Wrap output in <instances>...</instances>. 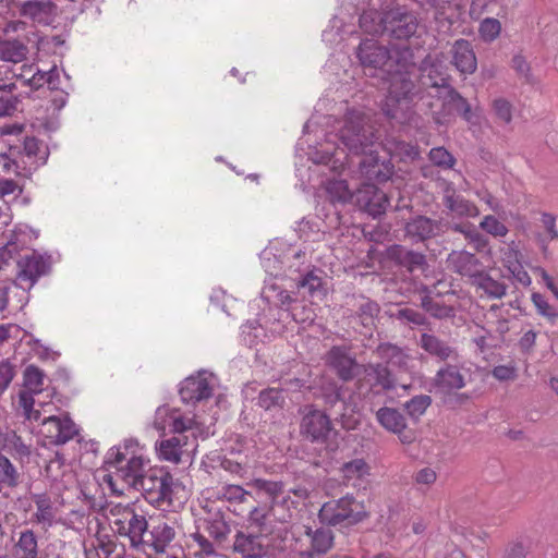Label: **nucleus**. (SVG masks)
Returning a JSON list of instances; mask_svg holds the SVG:
<instances>
[{"instance_id":"obj_40","label":"nucleus","mask_w":558,"mask_h":558,"mask_svg":"<svg viewBox=\"0 0 558 558\" xmlns=\"http://www.w3.org/2000/svg\"><path fill=\"white\" fill-rule=\"evenodd\" d=\"M134 518V509L130 505L109 504L108 505V519L109 522L118 533V527L123 526L129 520Z\"/></svg>"},{"instance_id":"obj_61","label":"nucleus","mask_w":558,"mask_h":558,"mask_svg":"<svg viewBox=\"0 0 558 558\" xmlns=\"http://www.w3.org/2000/svg\"><path fill=\"white\" fill-rule=\"evenodd\" d=\"M437 480V473L432 468H423L414 474V482L417 485L430 486Z\"/></svg>"},{"instance_id":"obj_17","label":"nucleus","mask_w":558,"mask_h":558,"mask_svg":"<svg viewBox=\"0 0 558 558\" xmlns=\"http://www.w3.org/2000/svg\"><path fill=\"white\" fill-rule=\"evenodd\" d=\"M20 16L35 24L50 25L57 16V5L50 0H27L17 5Z\"/></svg>"},{"instance_id":"obj_44","label":"nucleus","mask_w":558,"mask_h":558,"mask_svg":"<svg viewBox=\"0 0 558 558\" xmlns=\"http://www.w3.org/2000/svg\"><path fill=\"white\" fill-rule=\"evenodd\" d=\"M36 512L35 517L37 522L50 524L54 517L52 501L46 494L36 495L35 498Z\"/></svg>"},{"instance_id":"obj_33","label":"nucleus","mask_w":558,"mask_h":558,"mask_svg":"<svg viewBox=\"0 0 558 558\" xmlns=\"http://www.w3.org/2000/svg\"><path fill=\"white\" fill-rule=\"evenodd\" d=\"M421 348L426 351L428 354L441 360L446 361L456 355L454 350L449 347L445 341L437 338L434 335L422 333L420 338Z\"/></svg>"},{"instance_id":"obj_15","label":"nucleus","mask_w":558,"mask_h":558,"mask_svg":"<svg viewBox=\"0 0 558 558\" xmlns=\"http://www.w3.org/2000/svg\"><path fill=\"white\" fill-rule=\"evenodd\" d=\"M213 378L206 372L185 378L180 386V396L184 402H198L211 397Z\"/></svg>"},{"instance_id":"obj_6","label":"nucleus","mask_w":558,"mask_h":558,"mask_svg":"<svg viewBox=\"0 0 558 558\" xmlns=\"http://www.w3.org/2000/svg\"><path fill=\"white\" fill-rule=\"evenodd\" d=\"M301 433L312 442L323 445L329 452L337 451L340 446L339 432L330 417L320 410H312L303 416Z\"/></svg>"},{"instance_id":"obj_29","label":"nucleus","mask_w":558,"mask_h":558,"mask_svg":"<svg viewBox=\"0 0 558 558\" xmlns=\"http://www.w3.org/2000/svg\"><path fill=\"white\" fill-rule=\"evenodd\" d=\"M12 558H39L38 539L32 530L19 533L12 548Z\"/></svg>"},{"instance_id":"obj_2","label":"nucleus","mask_w":558,"mask_h":558,"mask_svg":"<svg viewBox=\"0 0 558 558\" xmlns=\"http://www.w3.org/2000/svg\"><path fill=\"white\" fill-rule=\"evenodd\" d=\"M137 442L129 440L112 452L109 468L113 469L102 476V483L112 494L123 495L125 489L141 488L146 500L158 507L174 506L175 484L169 472L149 471L143 474L144 459Z\"/></svg>"},{"instance_id":"obj_7","label":"nucleus","mask_w":558,"mask_h":558,"mask_svg":"<svg viewBox=\"0 0 558 558\" xmlns=\"http://www.w3.org/2000/svg\"><path fill=\"white\" fill-rule=\"evenodd\" d=\"M39 433L47 445H64L78 434V428L66 414L49 415L41 420Z\"/></svg>"},{"instance_id":"obj_47","label":"nucleus","mask_w":558,"mask_h":558,"mask_svg":"<svg viewBox=\"0 0 558 558\" xmlns=\"http://www.w3.org/2000/svg\"><path fill=\"white\" fill-rule=\"evenodd\" d=\"M501 23L494 17L484 19L478 26V34L483 41L492 43L499 37Z\"/></svg>"},{"instance_id":"obj_25","label":"nucleus","mask_w":558,"mask_h":558,"mask_svg":"<svg viewBox=\"0 0 558 558\" xmlns=\"http://www.w3.org/2000/svg\"><path fill=\"white\" fill-rule=\"evenodd\" d=\"M387 256L396 264L407 268L409 271L423 268L425 265V255L413 252L402 245H392L387 250Z\"/></svg>"},{"instance_id":"obj_16","label":"nucleus","mask_w":558,"mask_h":558,"mask_svg":"<svg viewBox=\"0 0 558 558\" xmlns=\"http://www.w3.org/2000/svg\"><path fill=\"white\" fill-rule=\"evenodd\" d=\"M192 446L186 435H174L156 444L157 457L161 461L179 464L190 457Z\"/></svg>"},{"instance_id":"obj_22","label":"nucleus","mask_w":558,"mask_h":558,"mask_svg":"<svg viewBox=\"0 0 558 558\" xmlns=\"http://www.w3.org/2000/svg\"><path fill=\"white\" fill-rule=\"evenodd\" d=\"M250 487L256 490V493L264 494L267 496L271 507H277L279 504L289 507L290 504H294L290 500L289 496H282L284 493V485L279 481H269L265 478H255L247 484Z\"/></svg>"},{"instance_id":"obj_11","label":"nucleus","mask_w":558,"mask_h":558,"mask_svg":"<svg viewBox=\"0 0 558 558\" xmlns=\"http://www.w3.org/2000/svg\"><path fill=\"white\" fill-rule=\"evenodd\" d=\"M377 422L386 430L396 434L404 445L413 444L416 433L408 427L404 415L397 409L384 407L376 412Z\"/></svg>"},{"instance_id":"obj_13","label":"nucleus","mask_w":558,"mask_h":558,"mask_svg":"<svg viewBox=\"0 0 558 558\" xmlns=\"http://www.w3.org/2000/svg\"><path fill=\"white\" fill-rule=\"evenodd\" d=\"M326 364L332 368L338 377L343 381L353 379L360 371L355 357L350 353V348L345 345H333L326 354Z\"/></svg>"},{"instance_id":"obj_62","label":"nucleus","mask_w":558,"mask_h":558,"mask_svg":"<svg viewBox=\"0 0 558 558\" xmlns=\"http://www.w3.org/2000/svg\"><path fill=\"white\" fill-rule=\"evenodd\" d=\"M456 229L464 233L466 239H469L470 242L474 244L477 251H481L487 246V240L476 230H465L463 226H458Z\"/></svg>"},{"instance_id":"obj_34","label":"nucleus","mask_w":558,"mask_h":558,"mask_svg":"<svg viewBox=\"0 0 558 558\" xmlns=\"http://www.w3.org/2000/svg\"><path fill=\"white\" fill-rule=\"evenodd\" d=\"M376 354L386 363L397 366L402 371H408L410 356L401 348L391 343H381L377 347Z\"/></svg>"},{"instance_id":"obj_5","label":"nucleus","mask_w":558,"mask_h":558,"mask_svg":"<svg viewBox=\"0 0 558 558\" xmlns=\"http://www.w3.org/2000/svg\"><path fill=\"white\" fill-rule=\"evenodd\" d=\"M368 517L364 501L357 500L353 495L347 494L339 499L326 501L318 513L322 523L337 526L357 524Z\"/></svg>"},{"instance_id":"obj_12","label":"nucleus","mask_w":558,"mask_h":558,"mask_svg":"<svg viewBox=\"0 0 558 558\" xmlns=\"http://www.w3.org/2000/svg\"><path fill=\"white\" fill-rule=\"evenodd\" d=\"M49 266V260L46 257L33 250H25L23 254H19L17 280L25 281L31 288L39 277L48 272Z\"/></svg>"},{"instance_id":"obj_18","label":"nucleus","mask_w":558,"mask_h":558,"mask_svg":"<svg viewBox=\"0 0 558 558\" xmlns=\"http://www.w3.org/2000/svg\"><path fill=\"white\" fill-rule=\"evenodd\" d=\"M343 483L355 489H366L369 484L372 468L363 458L344 462L340 468Z\"/></svg>"},{"instance_id":"obj_20","label":"nucleus","mask_w":558,"mask_h":558,"mask_svg":"<svg viewBox=\"0 0 558 558\" xmlns=\"http://www.w3.org/2000/svg\"><path fill=\"white\" fill-rule=\"evenodd\" d=\"M196 527L207 532L219 544L225 542L231 532L230 525L221 510L213 511L209 509L206 517L198 519Z\"/></svg>"},{"instance_id":"obj_28","label":"nucleus","mask_w":558,"mask_h":558,"mask_svg":"<svg viewBox=\"0 0 558 558\" xmlns=\"http://www.w3.org/2000/svg\"><path fill=\"white\" fill-rule=\"evenodd\" d=\"M434 384L441 392H450L464 387V378L460 371L453 365L440 368L434 379Z\"/></svg>"},{"instance_id":"obj_63","label":"nucleus","mask_w":558,"mask_h":558,"mask_svg":"<svg viewBox=\"0 0 558 558\" xmlns=\"http://www.w3.org/2000/svg\"><path fill=\"white\" fill-rule=\"evenodd\" d=\"M520 256V252L514 247H508L502 253V264L508 269L509 272L513 269L514 265L517 266L521 263Z\"/></svg>"},{"instance_id":"obj_21","label":"nucleus","mask_w":558,"mask_h":558,"mask_svg":"<svg viewBox=\"0 0 558 558\" xmlns=\"http://www.w3.org/2000/svg\"><path fill=\"white\" fill-rule=\"evenodd\" d=\"M452 64L462 74H472L477 69V60L471 43L466 39L456 40L451 47Z\"/></svg>"},{"instance_id":"obj_51","label":"nucleus","mask_w":558,"mask_h":558,"mask_svg":"<svg viewBox=\"0 0 558 558\" xmlns=\"http://www.w3.org/2000/svg\"><path fill=\"white\" fill-rule=\"evenodd\" d=\"M422 307L437 318L449 317L453 313L452 307L440 304L439 301L427 295L422 299Z\"/></svg>"},{"instance_id":"obj_19","label":"nucleus","mask_w":558,"mask_h":558,"mask_svg":"<svg viewBox=\"0 0 558 558\" xmlns=\"http://www.w3.org/2000/svg\"><path fill=\"white\" fill-rule=\"evenodd\" d=\"M386 33L397 39H408L416 33L417 20L409 12L400 10L386 13Z\"/></svg>"},{"instance_id":"obj_32","label":"nucleus","mask_w":558,"mask_h":558,"mask_svg":"<svg viewBox=\"0 0 558 558\" xmlns=\"http://www.w3.org/2000/svg\"><path fill=\"white\" fill-rule=\"evenodd\" d=\"M405 231L411 238L424 241L438 234L439 225L429 218L420 216L408 222Z\"/></svg>"},{"instance_id":"obj_59","label":"nucleus","mask_w":558,"mask_h":558,"mask_svg":"<svg viewBox=\"0 0 558 558\" xmlns=\"http://www.w3.org/2000/svg\"><path fill=\"white\" fill-rule=\"evenodd\" d=\"M275 509L268 504L253 507L248 512V521L256 526H263L270 511Z\"/></svg>"},{"instance_id":"obj_14","label":"nucleus","mask_w":558,"mask_h":558,"mask_svg":"<svg viewBox=\"0 0 558 558\" xmlns=\"http://www.w3.org/2000/svg\"><path fill=\"white\" fill-rule=\"evenodd\" d=\"M16 85L15 70L0 66V116H11L17 110L21 101Z\"/></svg>"},{"instance_id":"obj_35","label":"nucleus","mask_w":558,"mask_h":558,"mask_svg":"<svg viewBox=\"0 0 558 558\" xmlns=\"http://www.w3.org/2000/svg\"><path fill=\"white\" fill-rule=\"evenodd\" d=\"M306 535L310 538L312 551L316 554H326L333 544V534L330 530L320 527L312 531L306 527Z\"/></svg>"},{"instance_id":"obj_52","label":"nucleus","mask_w":558,"mask_h":558,"mask_svg":"<svg viewBox=\"0 0 558 558\" xmlns=\"http://www.w3.org/2000/svg\"><path fill=\"white\" fill-rule=\"evenodd\" d=\"M432 399L429 396L421 395L413 397L410 401H408L405 403V409L410 416L418 418L425 413Z\"/></svg>"},{"instance_id":"obj_54","label":"nucleus","mask_w":558,"mask_h":558,"mask_svg":"<svg viewBox=\"0 0 558 558\" xmlns=\"http://www.w3.org/2000/svg\"><path fill=\"white\" fill-rule=\"evenodd\" d=\"M56 73V69H51L49 71H41L35 65V70L33 74L29 76L28 86L34 89H38L44 86L46 83L49 84L51 88H53V75Z\"/></svg>"},{"instance_id":"obj_24","label":"nucleus","mask_w":558,"mask_h":558,"mask_svg":"<svg viewBox=\"0 0 558 558\" xmlns=\"http://www.w3.org/2000/svg\"><path fill=\"white\" fill-rule=\"evenodd\" d=\"M361 178L362 177H350V180H347L341 177H333L327 182V192L332 201L352 203L355 196V190L361 184Z\"/></svg>"},{"instance_id":"obj_37","label":"nucleus","mask_w":558,"mask_h":558,"mask_svg":"<svg viewBox=\"0 0 558 558\" xmlns=\"http://www.w3.org/2000/svg\"><path fill=\"white\" fill-rule=\"evenodd\" d=\"M151 536L155 550L157 553H163L167 546L174 539L175 530L171 524L160 522L153 527Z\"/></svg>"},{"instance_id":"obj_60","label":"nucleus","mask_w":558,"mask_h":558,"mask_svg":"<svg viewBox=\"0 0 558 558\" xmlns=\"http://www.w3.org/2000/svg\"><path fill=\"white\" fill-rule=\"evenodd\" d=\"M14 367L8 361L0 363V395L9 387L14 378Z\"/></svg>"},{"instance_id":"obj_4","label":"nucleus","mask_w":558,"mask_h":558,"mask_svg":"<svg viewBox=\"0 0 558 558\" xmlns=\"http://www.w3.org/2000/svg\"><path fill=\"white\" fill-rule=\"evenodd\" d=\"M421 71L422 85L427 95L435 99L428 104L435 123L447 124L454 113L461 114L470 123L477 121L478 116L469 101L449 84L448 68L441 60H424Z\"/></svg>"},{"instance_id":"obj_9","label":"nucleus","mask_w":558,"mask_h":558,"mask_svg":"<svg viewBox=\"0 0 558 558\" xmlns=\"http://www.w3.org/2000/svg\"><path fill=\"white\" fill-rule=\"evenodd\" d=\"M352 203L371 216L377 217L385 213L389 199L374 183L361 181Z\"/></svg>"},{"instance_id":"obj_46","label":"nucleus","mask_w":558,"mask_h":558,"mask_svg":"<svg viewBox=\"0 0 558 558\" xmlns=\"http://www.w3.org/2000/svg\"><path fill=\"white\" fill-rule=\"evenodd\" d=\"M171 418V432L175 435H184L185 432L192 429L196 422L194 416L184 414L180 409L173 408Z\"/></svg>"},{"instance_id":"obj_56","label":"nucleus","mask_w":558,"mask_h":558,"mask_svg":"<svg viewBox=\"0 0 558 558\" xmlns=\"http://www.w3.org/2000/svg\"><path fill=\"white\" fill-rule=\"evenodd\" d=\"M511 68L517 72V75L520 77V80H523L524 83H533L530 64L523 56H513L511 60Z\"/></svg>"},{"instance_id":"obj_39","label":"nucleus","mask_w":558,"mask_h":558,"mask_svg":"<svg viewBox=\"0 0 558 558\" xmlns=\"http://www.w3.org/2000/svg\"><path fill=\"white\" fill-rule=\"evenodd\" d=\"M216 498L226 500L233 505H241L248 501L252 494L240 485H222L216 492Z\"/></svg>"},{"instance_id":"obj_23","label":"nucleus","mask_w":558,"mask_h":558,"mask_svg":"<svg viewBox=\"0 0 558 558\" xmlns=\"http://www.w3.org/2000/svg\"><path fill=\"white\" fill-rule=\"evenodd\" d=\"M448 268L461 276L474 279L481 271V264L474 254L466 251H453L447 258Z\"/></svg>"},{"instance_id":"obj_43","label":"nucleus","mask_w":558,"mask_h":558,"mask_svg":"<svg viewBox=\"0 0 558 558\" xmlns=\"http://www.w3.org/2000/svg\"><path fill=\"white\" fill-rule=\"evenodd\" d=\"M191 539L193 542L192 547L195 548V558H208L216 555L214 542L208 539L197 527L196 531L191 534Z\"/></svg>"},{"instance_id":"obj_10","label":"nucleus","mask_w":558,"mask_h":558,"mask_svg":"<svg viewBox=\"0 0 558 558\" xmlns=\"http://www.w3.org/2000/svg\"><path fill=\"white\" fill-rule=\"evenodd\" d=\"M233 550L242 558H270V539L265 534L239 532L234 537Z\"/></svg>"},{"instance_id":"obj_31","label":"nucleus","mask_w":558,"mask_h":558,"mask_svg":"<svg viewBox=\"0 0 558 558\" xmlns=\"http://www.w3.org/2000/svg\"><path fill=\"white\" fill-rule=\"evenodd\" d=\"M27 45L15 38L0 40V61L16 64L27 59Z\"/></svg>"},{"instance_id":"obj_64","label":"nucleus","mask_w":558,"mask_h":558,"mask_svg":"<svg viewBox=\"0 0 558 558\" xmlns=\"http://www.w3.org/2000/svg\"><path fill=\"white\" fill-rule=\"evenodd\" d=\"M493 376L498 380H511L515 378V368L510 365H498L493 369Z\"/></svg>"},{"instance_id":"obj_8","label":"nucleus","mask_w":558,"mask_h":558,"mask_svg":"<svg viewBox=\"0 0 558 558\" xmlns=\"http://www.w3.org/2000/svg\"><path fill=\"white\" fill-rule=\"evenodd\" d=\"M23 378L26 391L20 393V404L28 420L39 421L41 413L40 410L35 409L36 401L33 395H38L43 391L45 374L39 367L28 365L24 371Z\"/></svg>"},{"instance_id":"obj_36","label":"nucleus","mask_w":558,"mask_h":558,"mask_svg":"<svg viewBox=\"0 0 558 558\" xmlns=\"http://www.w3.org/2000/svg\"><path fill=\"white\" fill-rule=\"evenodd\" d=\"M445 204L453 215L459 217H476L480 214L478 208L473 203L454 193L446 195Z\"/></svg>"},{"instance_id":"obj_30","label":"nucleus","mask_w":558,"mask_h":558,"mask_svg":"<svg viewBox=\"0 0 558 558\" xmlns=\"http://www.w3.org/2000/svg\"><path fill=\"white\" fill-rule=\"evenodd\" d=\"M364 378L372 387H380L384 390L395 388V379L387 366L381 364H367L363 366Z\"/></svg>"},{"instance_id":"obj_27","label":"nucleus","mask_w":558,"mask_h":558,"mask_svg":"<svg viewBox=\"0 0 558 558\" xmlns=\"http://www.w3.org/2000/svg\"><path fill=\"white\" fill-rule=\"evenodd\" d=\"M473 286L480 298L501 299L507 291L505 283L493 279L482 271L473 279Z\"/></svg>"},{"instance_id":"obj_57","label":"nucleus","mask_w":558,"mask_h":558,"mask_svg":"<svg viewBox=\"0 0 558 558\" xmlns=\"http://www.w3.org/2000/svg\"><path fill=\"white\" fill-rule=\"evenodd\" d=\"M20 247L15 241H9L0 247V270L9 265L10 260L19 259Z\"/></svg>"},{"instance_id":"obj_26","label":"nucleus","mask_w":558,"mask_h":558,"mask_svg":"<svg viewBox=\"0 0 558 558\" xmlns=\"http://www.w3.org/2000/svg\"><path fill=\"white\" fill-rule=\"evenodd\" d=\"M48 158L47 148L36 138L28 137L24 142L23 163L32 172L36 171L40 165H45Z\"/></svg>"},{"instance_id":"obj_53","label":"nucleus","mask_w":558,"mask_h":558,"mask_svg":"<svg viewBox=\"0 0 558 558\" xmlns=\"http://www.w3.org/2000/svg\"><path fill=\"white\" fill-rule=\"evenodd\" d=\"M480 227L493 236L502 238L508 233L506 225L492 215L485 216L481 221Z\"/></svg>"},{"instance_id":"obj_45","label":"nucleus","mask_w":558,"mask_h":558,"mask_svg":"<svg viewBox=\"0 0 558 558\" xmlns=\"http://www.w3.org/2000/svg\"><path fill=\"white\" fill-rule=\"evenodd\" d=\"M21 474L16 466L0 452V480L8 487H16L20 484Z\"/></svg>"},{"instance_id":"obj_1","label":"nucleus","mask_w":558,"mask_h":558,"mask_svg":"<svg viewBox=\"0 0 558 558\" xmlns=\"http://www.w3.org/2000/svg\"><path fill=\"white\" fill-rule=\"evenodd\" d=\"M303 140L298 143V153L304 151L308 160L316 165H327L330 170L343 172L348 155L345 149L356 156L364 155L359 161L361 174H386L388 167L379 161L377 148L379 147V133L371 116L350 110L337 134H327L324 142L316 146L308 145L303 148Z\"/></svg>"},{"instance_id":"obj_42","label":"nucleus","mask_w":558,"mask_h":558,"mask_svg":"<svg viewBox=\"0 0 558 558\" xmlns=\"http://www.w3.org/2000/svg\"><path fill=\"white\" fill-rule=\"evenodd\" d=\"M531 301L536 308V313L546 319L548 324L555 326L558 323V311L537 292L532 293Z\"/></svg>"},{"instance_id":"obj_41","label":"nucleus","mask_w":558,"mask_h":558,"mask_svg":"<svg viewBox=\"0 0 558 558\" xmlns=\"http://www.w3.org/2000/svg\"><path fill=\"white\" fill-rule=\"evenodd\" d=\"M147 530V521L145 517L136 514L129 520L123 526L118 527V533L123 536H129L132 542L140 541Z\"/></svg>"},{"instance_id":"obj_38","label":"nucleus","mask_w":558,"mask_h":558,"mask_svg":"<svg viewBox=\"0 0 558 558\" xmlns=\"http://www.w3.org/2000/svg\"><path fill=\"white\" fill-rule=\"evenodd\" d=\"M386 14L381 15L378 11L368 10L360 16L361 28L368 34H384L386 33Z\"/></svg>"},{"instance_id":"obj_48","label":"nucleus","mask_w":558,"mask_h":558,"mask_svg":"<svg viewBox=\"0 0 558 558\" xmlns=\"http://www.w3.org/2000/svg\"><path fill=\"white\" fill-rule=\"evenodd\" d=\"M284 397L282 390L277 388H268L263 390L258 397V403L265 410H270L276 407H282Z\"/></svg>"},{"instance_id":"obj_58","label":"nucleus","mask_w":558,"mask_h":558,"mask_svg":"<svg viewBox=\"0 0 558 558\" xmlns=\"http://www.w3.org/2000/svg\"><path fill=\"white\" fill-rule=\"evenodd\" d=\"M495 114L504 123H510L512 120V105L505 98H497L493 102Z\"/></svg>"},{"instance_id":"obj_50","label":"nucleus","mask_w":558,"mask_h":558,"mask_svg":"<svg viewBox=\"0 0 558 558\" xmlns=\"http://www.w3.org/2000/svg\"><path fill=\"white\" fill-rule=\"evenodd\" d=\"M430 161L442 170L452 169L456 163L453 156L444 147H435L429 151Z\"/></svg>"},{"instance_id":"obj_55","label":"nucleus","mask_w":558,"mask_h":558,"mask_svg":"<svg viewBox=\"0 0 558 558\" xmlns=\"http://www.w3.org/2000/svg\"><path fill=\"white\" fill-rule=\"evenodd\" d=\"M173 408H169L167 405L159 407L156 410L155 418H154V427L161 433L166 430L171 432V418L172 417Z\"/></svg>"},{"instance_id":"obj_49","label":"nucleus","mask_w":558,"mask_h":558,"mask_svg":"<svg viewBox=\"0 0 558 558\" xmlns=\"http://www.w3.org/2000/svg\"><path fill=\"white\" fill-rule=\"evenodd\" d=\"M379 311V305L376 302L365 300L359 307V318L361 324L367 328L374 326Z\"/></svg>"},{"instance_id":"obj_3","label":"nucleus","mask_w":558,"mask_h":558,"mask_svg":"<svg viewBox=\"0 0 558 558\" xmlns=\"http://www.w3.org/2000/svg\"><path fill=\"white\" fill-rule=\"evenodd\" d=\"M357 57L365 69L378 70L387 75L388 93L383 104L385 116L400 123L408 122L415 97V84L410 74L399 65L392 71L389 50L374 39H365L360 44Z\"/></svg>"}]
</instances>
